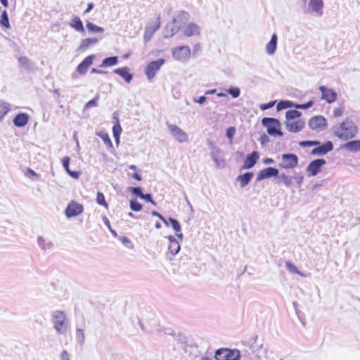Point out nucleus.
I'll return each instance as SVG.
<instances>
[{
	"label": "nucleus",
	"mask_w": 360,
	"mask_h": 360,
	"mask_svg": "<svg viewBox=\"0 0 360 360\" xmlns=\"http://www.w3.org/2000/svg\"><path fill=\"white\" fill-rule=\"evenodd\" d=\"M301 115L302 113L297 110H289L285 112V124L290 132L297 133L304 129L305 121Z\"/></svg>",
	"instance_id": "f257e3e1"
},
{
	"label": "nucleus",
	"mask_w": 360,
	"mask_h": 360,
	"mask_svg": "<svg viewBox=\"0 0 360 360\" xmlns=\"http://www.w3.org/2000/svg\"><path fill=\"white\" fill-rule=\"evenodd\" d=\"M262 124L266 127L267 133L272 136H283L281 131V124L280 122L273 117H264L262 120Z\"/></svg>",
	"instance_id": "f03ea898"
},
{
	"label": "nucleus",
	"mask_w": 360,
	"mask_h": 360,
	"mask_svg": "<svg viewBox=\"0 0 360 360\" xmlns=\"http://www.w3.org/2000/svg\"><path fill=\"white\" fill-rule=\"evenodd\" d=\"M335 134L339 139L347 140L355 136L356 129L352 124L343 122L336 129Z\"/></svg>",
	"instance_id": "7ed1b4c3"
},
{
	"label": "nucleus",
	"mask_w": 360,
	"mask_h": 360,
	"mask_svg": "<svg viewBox=\"0 0 360 360\" xmlns=\"http://www.w3.org/2000/svg\"><path fill=\"white\" fill-rule=\"evenodd\" d=\"M216 360H240L239 352L226 348L219 349L215 352Z\"/></svg>",
	"instance_id": "20e7f679"
},
{
	"label": "nucleus",
	"mask_w": 360,
	"mask_h": 360,
	"mask_svg": "<svg viewBox=\"0 0 360 360\" xmlns=\"http://www.w3.org/2000/svg\"><path fill=\"white\" fill-rule=\"evenodd\" d=\"M165 63V59L160 58L148 63L144 70L148 79L150 80L153 79L155 77L156 72L160 69L161 66Z\"/></svg>",
	"instance_id": "39448f33"
},
{
	"label": "nucleus",
	"mask_w": 360,
	"mask_h": 360,
	"mask_svg": "<svg viewBox=\"0 0 360 360\" xmlns=\"http://www.w3.org/2000/svg\"><path fill=\"white\" fill-rule=\"evenodd\" d=\"M309 128L317 131H322L327 127V121L321 115L314 116L308 122Z\"/></svg>",
	"instance_id": "423d86ee"
},
{
	"label": "nucleus",
	"mask_w": 360,
	"mask_h": 360,
	"mask_svg": "<svg viewBox=\"0 0 360 360\" xmlns=\"http://www.w3.org/2000/svg\"><path fill=\"white\" fill-rule=\"evenodd\" d=\"M65 315L61 311H57L53 315V324L54 328L59 333H64L66 330V326L65 324Z\"/></svg>",
	"instance_id": "0eeeda50"
},
{
	"label": "nucleus",
	"mask_w": 360,
	"mask_h": 360,
	"mask_svg": "<svg viewBox=\"0 0 360 360\" xmlns=\"http://www.w3.org/2000/svg\"><path fill=\"white\" fill-rule=\"evenodd\" d=\"M84 207L82 204H79L75 200H72L68 203L65 213L67 217L70 218L80 214L82 213Z\"/></svg>",
	"instance_id": "6e6552de"
},
{
	"label": "nucleus",
	"mask_w": 360,
	"mask_h": 360,
	"mask_svg": "<svg viewBox=\"0 0 360 360\" xmlns=\"http://www.w3.org/2000/svg\"><path fill=\"white\" fill-rule=\"evenodd\" d=\"M167 127L174 137L180 143L186 142L188 139L187 134L180 127L175 124H167Z\"/></svg>",
	"instance_id": "1a4fd4ad"
},
{
	"label": "nucleus",
	"mask_w": 360,
	"mask_h": 360,
	"mask_svg": "<svg viewBox=\"0 0 360 360\" xmlns=\"http://www.w3.org/2000/svg\"><path fill=\"white\" fill-rule=\"evenodd\" d=\"M172 55L178 60H186L191 56V49L188 46H181L173 49Z\"/></svg>",
	"instance_id": "9d476101"
},
{
	"label": "nucleus",
	"mask_w": 360,
	"mask_h": 360,
	"mask_svg": "<svg viewBox=\"0 0 360 360\" xmlns=\"http://www.w3.org/2000/svg\"><path fill=\"white\" fill-rule=\"evenodd\" d=\"M160 18L158 16L154 22H150L146 27L144 32V39L148 41L153 34L160 27Z\"/></svg>",
	"instance_id": "9b49d317"
},
{
	"label": "nucleus",
	"mask_w": 360,
	"mask_h": 360,
	"mask_svg": "<svg viewBox=\"0 0 360 360\" xmlns=\"http://www.w3.org/2000/svg\"><path fill=\"white\" fill-rule=\"evenodd\" d=\"M283 163L281 167L284 169H292L297 167L298 158L294 154H284L282 156Z\"/></svg>",
	"instance_id": "f8f14e48"
},
{
	"label": "nucleus",
	"mask_w": 360,
	"mask_h": 360,
	"mask_svg": "<svg viewBox=\"0 0 360 360\" xmlns=\"http://www.w3.org/2000/svg\"><path fill=\"white\" fill-rule=\"evenodd\" d=\"M326 164L323 159H316L309 163L307 171L310 176L316 175L321 169V167Z\"/></svg>",
	"instance_id": "ddd939ff"
},
{
	"label": "nucleus",
	"mask_w": 360,
	"mask_h": 360,
	"mask_svg": "<svg viewBox=\"0 0 360 360\" xmlns=\"http://www.w3.org/2000/svg\"><path fill=\"white\" fill-rule=\"evenodd\" d=\"M319 90L322 94L321 98L325 100L328 103H331L336 101L338 96L336 92L333 89L321 86L319 87Z\"/></svg>",
	"instance_id": "4468645a"
},
{
	"label": "nucleus",
	"mask_w": 360,
	"mask_h": 360,
	"mask_svg": "<svg viewBox=\"0 0 360 360\" xmlns=\"http://www.w3.org/2000/svg\"><path fill=\"white\" fill-rule=\"evenodd\" d=\"M94 59V55L86 57L77 67V71L81 75H84L88 68L93 64Z\"/></svg>",
	"instance_id": "2eb2a0df"
},
{
	"label": "nucleus",
	"mask_w": 360,
	"mask_h": 360,
	"mask_svg": "<svg viewBox=\"0 0 360 360\" xmlns=\"http://www.w3.org/2000/svg\"><path fill=\"white\" fill-rule=\"evenodd\" d=\"M278 174V170L274 167H267L262 169L257 177V181H261L264 179H268L271 176H277Z\"/></svg>",
	"instance_id": "dca6fc26"
},
{
	"label": "nucleus",
	"mask_w": 360,
	"mask_h": 360,
	"mask_svg": "<svg viewBox=\"0 0 360 360\" xmlns=\"http://www.w3.org/2000/svg\"><path fill=\"white\" fill-rule=\"evenodd\" d=\"M259 158V155L257 151H253L251 154L247 155L244 160L243 169L252 168L257 162Z\"/></svg>",
	"instance_id": "f3484780"
},
{
	"label": "nucleus",
	"mask_w": 360,
	"mask_h": 360,
	"mask_svg": "<svg viewBox=\"0 0 360 360\" xmlns=\"http://www.w3.org/2000/svg\"><path fill=\"white\" fill-rule=\"evenodd\" d=\"M115 74L120 76L127 83H129L133 79V74L130 72V70L128 67H122L114 70Z\"/></svg>",
	"instance_id": "a211bd4d"
},
{
	"label": "nucleus",
	"mask_w": 360,
	"mask_h": 360,
	"mask_svg": "<svg viewBox=\"0 0 360 360\" xmlns=\"http://www.w3.org/2000/svg\"><path fill=\"white\" fill-rule=\"evenodd\" d=\"M183 33L187 37L199 35L200 27L196 24L190 22L184 27Z\"/></svg>",
	"instance_id": "6ab92c4d"
},
{
	"label": "nucleus",
	"mask_w": 360,
	"mask_h": 360,
	"mask_svg": "<svg viewBox=\"0 0 360 360\" xmlns=\"http://www.w3.org/2000/svg\"><path fill=\"white\" fill-rule=\"evenodd\" d=\"M333 146L331 141H328L321 146L314 148L311 151L313 155H325L333 150Z\"/></svg>",
	"instance_id": "aec40b11"
},
{
	"label": "nucleus",
	"mask_w": 360,
	"mask_h": 360,
	"mask_svg": "<svg viewBox=\"0 0 360 360\" xmlns=\"http://www.w3.org/2000/svg\"><path fill=\"white\" fill-rule=\"evenodd\" d=\"M29 121V116L25 113H19L13 119V124L18 127H24Z\"/></svg>",
	"instance_id": "412c9836"
},
{
	"label": "nucleus",
	"mask_w": 360,
	"mask_h": 360,
	"mask_svg": "<svg viewBox=\"0 0 360 360\" xmlns=\"http://www.w3.org/2000/svg\"><path fill=\"white\" fill-rule=\"evenodd\" d=\"M169 244L168 250L172 255L177 254L180 250V245L179 242L172 236L169 237Z\"/></svg>",
	"instance_id": "4be33fe9"
},
{
	"label": "nucleus",
	"mask_w": 360,
	"mask_h": 360,
	"mask_svg": "<svg viewBox=\"0 0 360 360\" xmlns=\"http://www.w3.org/2000/svg\"><path fill=\"white\" fill-rule=\"evenodd\" d=\"M343 148L347 150L349 152H357L360 150V140L352 141L346 143L343 146Z\"/></svg>",
	"instance_id": "5701e85b"
},
{
	"label": "nucleus",
	"mask_w": 360,
	"mask_h": 360,
	"mask_svg": "<svg viewBox=\"0 0 360 360\" xmlns=\"http://www.w3.org/2000/svg\"><path fill=\"white\" fill-rule=\"evenodd\" d=\"M276 44H277V35L276 34H274L271 36L270 41L266 46V51L269 55H272L275 53L276 50Z\"/></svg>",
	"instance_id": "b1692460"
},
{
	"label": "nucleus",
	"mask_w": 360,
	"mask_h": 360,
	"mask_svg": "<svg viewBox=\"0 0 360 360\" xmlns=\"http://www.w3.org/2000/svg\"><path fill=\"white\" fill-rule=\"evenodd\" d=\"M62 163L63 165L66 170V172L74 179H78L79 176V172L76 171H71L69 169V164H70V158L69 157H63L62 159Z\"/></svg>",
	"instance_id": "393cba45"
},
{
	"label": "nucleus",
	"mask_w": 360,
	"mask_h": 360,
	"mask_svg": "<svg viewBox=\"0 0 360 360\" xmlns=\"http://www.w3.org/2000/svg\"><path fill=\"white\" fill-rule=\"evenodd\" d=\"M70 26L74 28L75 30L79 32H84V28L83 26L82 21L81 19L75 16L70 23Z\"/></svg>",
	"instance_id": "a878e982"
},
{
	"label": "nucleus",
	"mask_w": 360,
	"mask_h": 360,
	"mask_svg": "<svg viewBox=\"0 0 360 360\" xmlns=\"http://www.w3.org/2000/svg\"><path fill=\"white\" fill-rule=\"evenodd\" d=\"M309 6L314 11L319 14L322 13V8L323 6V2L322 0H309Z\"/></svg>",
	"instance_id": "bb28decb"
},
{
	"label": "nucleus",
	"mask_w": 360,
	"mask_h": 360,
	"mask_svg": "<svg viewBox=\"0 0 360 360\" xmlns=\"http://www.w3.org/2000/svg\"><path fill=\"white\" fill-rule=\"evenodd\" d=\"M253 176L252 172H246L243 175H240L238 176V180L240 182V186L244 187L250 181L252 177Z\"/></svg>",
	"instance_id": "cd10ccee"
},
{
	"label": "nucleus",
	"mask_w": 360,
	"mask_h": 360,
	"mask_svg": "<svg viewBox=\"0 0 360 360\" xmlns=\"http://www.w3.org/2000/svg\"><path fill=\"white\" fill-rule=\"evenodd\" d=\"M118 63V58L117 56H112L105 58L101 65V67H112Z\"/></svg>",
	"instance_id": "c85d7f7f"
},
{
	"label": "nucleus",
	"mask_w": 360,
	"mask_h": 360,
	"mask_svg": "<svg viewBox=\"0 0 360 360\" xmlns=\"http://www.w3.org/2000/svg\"><path fill=\"white\" fill-rule=\"evenodd\" d=\"M0 25L1 26L6 29L11 28V25L8 20V16L6 11H4L1 15Z\"/></svg>",
	"instance_id": "c756f323"
},
{
	"label": "nucleus",
	"mask_w": 360,
	"mask_h": 360,
	"mask_svg": "<svg viewBox=\"0 0 360 360\" xmlns=\"http://www.w3.org/2000/svg\"><path fill=\"white\" fill-rule=\"evenodd\" d=\"M10 105L6 102L0 103V120L9 112Z\"/></svg>",
	"instance_id": "7c9ffc66"
},
{
	"label": "nucleus",
	"mask_w": 360,
	"mask_h": 360,
	"mask_svg": "<svg viewBox=\"0 0 360 360\" xmlns=\"http://www.w3.org/2000/svg\"><path fill=\"white\" fill-rule=\"evenodd\" d=\"M98 42V39L96 38H89V39H85L82 41L80 49H86L88 48L90 45L96 44Z\"/></svg>",
	"instance_id": "2f4dec72"
},
{
	"label": "nucleus",
	"mask_w": 360,
	"mask_h": 360,
	"mask_svg": "<svg viewBox=\"0 0 360 360\" xmlns=\"http://www.w3.org/2000/svg\"><path fill=\"white\" fill-rule=\"evenodd\" d=\"M113 136L115 139L117 143H118L120 139V136L122 132V127L119 124L118 120H117V123L112 127Z\"/></svg>",
	"instance_id": "473e14b6"
},
{
	"label": "nucleus",
	"mask_w": 360,
	"mask_h": 360,
	"mask_svg": "<svg viewBox=\"0 0 360 360\" xmlns=\"http://www.w3.org/2000/svg\"><path fill=\"white\" fill-rule=\"evenodd\" d=\"M96 202L98 205L103 206L105 209H108V205L105 201V196L103 193L98 192L96 194Z\"/></svg>",
	"instance_id": "72a5a7b5"
},
{
	"label": "nucleus",
	"mask_w": 360,
	"mask_h": 360,
	"mask_svg": "<svg viewBox=\"0 0 360 360\" xmlns=\"http://www.w3.org/2000/svg\"><path fill=\"white\" fill-rule=\"evenodd\" d=\"M292 106L293 104L292 102L289 101H281L278 103L276 108L278 110H281L283 109H286Z\"/></svg>",
	"instance_id": "f704fd0d"
},
{
	"label": "nucleus",
	"mask_w": 360,
	"mask_h": 360,
	"mask_svg": "<svg viewBox=\"0 0 360 360\" xmlns=\"http://www.w3.org/2000/svg\"><path fill=\"white\" fill-rule=\"evenodd\" d=\"M169 221H170V223L172 226V228L176 233V235L179 237H182V234H178V233L181 231V226H180L179 223L178 222V221L173 218H169Z\"/></svg>",
	"instance_id": "c9c22d12"
},
{
	"label": "nucleus",
	"mask_w": 360,
	"mask_h": 360,
	"mask_svg": "<svg viewBox=\"0 0 360 360\" xmlns=\"http://www.w3.org/2000/svg\"><path fill=\"white\" fill-rule=\"evenodd\" d=\"M86 27H87L88 30L90 32H102L103 31V29L102 27H98L90 22H88L86 23Z\"/></svg>",
	"instance_id": "e433bc0d"
},
{
	"label": "nucleus",
	"mask_w": 360,
	"mask_h": 360,
	"mask_svg": "<svg viewBox=\"0 0 360 360\" xmlns=\"http://www.w3.org/2000/svg\"><path fill=\"white\" fill-rule=\"evenodd\" d=\"M130 208L134 212H139L142 210V205L136 200H131Z\"/></svg>",
	"instance_id": "4c0bfd02"
},
{
	"label": "nucleus",
	"mask_w": 360,
	"mask_h": 360,
	"mask_svg": "<svg viewBox=\"0 0 360 360\" xmlns=\"http://www.w3.org/2000/svg\"><path fill=\"white\" fill-rule=\"evenodd\" d=\"M319 144L320 142L316 141H304L299 143V145L302 147H311L314 146H319Z\"/></svg>",
	"instance_id": "58836bf2"
},
{
	"label": "nucleus",
	"mask_w": 360,
	"mask_h": 360,
	"mask_svg": "<svg viewBox=\"0 0 360 360\" xmlns=\"http://www.w3.org/2000/svg\"><path fill=\"white\" fill-rule=\"evenodd\" d=\"M101 138L102 139V140L103 141V142L105 143V144L108 147V148H112V141L109 137V136L108 135V134H102L100 135Z\"/></svg>",
	"instance_id": "ea45409f"
},
{
	"label": "nucleus",
	"mask_w": 360,
	"mask_h": 360,
	"mask_svg": "<svg viewBox=\"0 0 360 360\" xmlns=\"http://www.w3.org/2000/svg\"><path fill=\"white\" fill-rule=\"evenodd\" d=\"M279 177L286 186H290L292 184V178L290 176L282 174Z\"/></svg>",
	"instance_id": "a19ab883"
},
{
	"label": "nucleus",
	"mask_w": 360,
	"mask_h": 360,
	"mask_svg": "<svg viewBox=\"0 0 360 360\" xmlns=\"http://www.w3.org/2000/svg\"><path fill=\"white\" fill-rule=\"evenodd\" d=\"M235 133L236 128L234 127H230L226 129V136L231 141H232Z\"/></svg>",
	"instance_id": "79ce46f5"
},
{
	"label": "nucleus",
	"mask_w": 360,
	"mask_h": 360,
	"mask_svg": "<svg viewBox=\"0 0 360 360\" xmlns=\"http://www.w3.org/2000/svg\"><path fill=\"white\" fill-rule=\"evenodd\" d=\"M285 266L290 271L297 274H300V272L297 270V269L296 268V266L293 264H292L290 262H287L285 263Z\"/></svg>",
	"instance_id": "37998d69"
},
{
	"label": "nucleus",
	"mask_w": 360,
	"mask_h": 360,
	"mask_svg": "<svg viewBox=\"0 0 360 360\" xmlns=\"http://www.w3.org/2000/svg\"><path fill=\"white\" fill-rule=\"evenodd\" d=\"M228 91L233 98H237L240 95V89L237 87L230 88Z\"/></svg>",
	"instance_id": "c03bdc74"
},
{
	"label": "nucleus",
	"mask_w": 360,
	"mask_h": 360,
	"mask_svg": "<svg viewBox=\"0 0 360 360\" xmlns=\"http://www.w3.org/2000/svg\"><path fill=\"white\" fill-rule=\"evenodd\" d=\"M276 103V101H270L267 103H263V104L260 105L259 108L262 110H266L267 109L272 108L275 105Z\"/></svg>",
	"instance_id": "a18cd8bd"
},
{
	"label": "nucleus",
	"mask_w": 360,
	"mask_h": 360,
	"mask_svg": "<svg viewBox=\"0 0 360 360\" xmlns=\"http://www.w3.org/2000/svg\"><path fill=\"white\" fill-rule=\"evenodd\" d=\"M313 104H314V102L312 101H309L304 104L295 105V107L296 108H299V109H307V108L311 107L313 105Z\"/></svg>",
	"instance_id": "49530a36"
},
{
	"label": "nucleus",
	"mask_w": 360,
	"mask_h": 360,
	"mask_svg": "<svg viewBox=\"0 0 360 360\" xmlns=\"http://www.w3.org/2000/svg\"><path fill=\"white\" fill-rule=\"evenodd\" d=\"M77 338L79 342H83L84 340V334L82 329H77L76 333Z\"/></svg>",
	"instance_id": "de8ad7c7"
},
{
	"label": "nucleus",
	"mask_w": 360,
	"mask_h": 360,
	"mask_svg": "<svg viewBox=\"0 0 360 360\" xmlns=\"http://www.w3.org/2000/svg\"><path fill=\"white\" fill-rule=\"evenodd\" d=\"M141 198L144 199V200H147L148 202H150V203H152L154 205H156L155 202L153 200L151 195L149 193L141 194Z\"/></svg>",
	"instance_id": "09e8293b"
},
{
	"label": "nucleus",
	"mask_w": 360,
	"mask_h": 360,
	"mask_svg": "<svg viewBox=\"0 0 360 360\" xmlns=\"http://www.w3.org/2000/svg\"><path fill=\"white\" fill-rule=\"evenodd\" d=\"M344 114V108H336L333 110L334 117H341Z\"/></svg>",
	"instance_id": "8fccbe9b"
},
{
	"label": "nucleus",
	"mask_w": 360,
	"mask_h": 360,
	"mask_svg": "<svg viewBox=\"0 0 360 360\" xmlns=\"http://www.w3.org/2000/svg\"><path fill=\"white\" fill-rule=\"evenodd\" d=\"M130 190L132 192V193L138 195L140 198H141V194H143V193L141 191V188L140 187H132V188H131Z\"/></svg>",
	"instance_id": "3c124183"
},
{
	"label": "nucleus",
	"mask_w": 360,
	"mask_h": 360,
	"mask_svg": "<svg viewBox=\"0 0 360 360\" xmlns=\"http://www.w3.org/2000/svg\"><path fill=\"white\" fill-rule=\"evenodd\" d=\"M97 98H94L87 102L85 105V108H89L97 105Z\"/></svg>",
	"instance_id": "603ef678"
},
{
	"label": "nucleus",
	"mask_w": 360,
	"mask_h": 360,
	"mask_svg": "<svg viewBox=\"0 0 360 360\" xmlns=\"http://www.w3.org/2000/svg\"><path fill=\"white\" fill-rule=\"evenodd\" d=\"M152 215L159 217L165 224L168 226V221L166 220L160 213L156 211H152Z\"/></svg>",
	"instance_id": "864d4df0"
},
{
	"label": "nucleus",
	"mask_w": 360,
	"mask_h": 360,
	"mask_svg": "<svg viewBox=\"0 0 360 360\" xmlns=\"http://www.w3.org/2000/svg\"><path fill=\"white\" fill-rule=\"evenodd\" d=\"M91 73H96V74H106V71H103L102 70H98L96 68H93L91 71Z\"/></svg>",
	"instance_id": "5fc2aeb1"
},
{
	"label": "nucleus",
	"mask_w": 360,
	"mask_h": 360,
	"mask_svg": "<svg viewBox=\"0 0 360 360\" xmlns=\"http://www.w3.org/2000/svg\"><path fill=\"white\" fill-rule=\"evenodd\" d=\"M61 360H70L69 354L66 351H63L61 354Z\"/></svg>",
	"instance_id": "6e6d98bb"
},
{
	"label": "nucleus",
	"mask_w": 360,
	"mask_h": 360,
	"mask_svg": "<svg viewBox=\"0 0 360 360\" xmlns=\"http://www.w3.org/2000/svg\"><path fill=\"white\" fill-rule=\"evenodd\" d=\"M205 101H206V97L202 96L199 97V98L198 100H195V102L198 103L200 104H202L205 102Z\"/></svg>",
	"instance_id": "4d7b16f0"
},
{
	"label": "nucleus",
	"mask_w": 360,
	"mask_h": 360,
	"mask_svg": "<svg viewBox=\"0 0 360 360\" xmlns=\"http://www.w3.org/2000/svg\"><path fill=\"white\" fill-rule=\"evenodd\" d=\"M120 240L124 244H127V243H130V240L127 237H126V236L121 237L120 238Z\"/></svg>",
	"instance_id": "13d9d810"
},
{
	"label": "nucleus",
	"mask_w": 360,
	"mask_h": 360,
	"mask_svg": "<svg viewBox=\"0 0 360 360\" xmlns=\"http://www.w3.org/2000/svg\"><path fill=\"white\" fill-rule=\"evenodd\" d=\"M132 176L134 179H136L137 181H141V179H142L141 175L137 172L134 173Z\"/></svg>",
	"instance_id": "bf43d9fd"
},
{
	"label": "nucleus",
	"mask_w": 360,
	"mask_h": 360,
	"mask_svg": "<svg viewBox=\"0 0 360 360\" xmlns=\"http://www.w3.org/2000/svg\"><path fill=\"white\" fill-rule=\"evenodd\" d=\"M93 7H94L93 3H89L87 6L86 9L84 11V13H87L90 12V11L93 8Z\"/></svg>",
	"instance_id": "052dcab7"
},
{
	"label": "nucleus",
	"mask_w": 360,
	"mask_h": 360,
	"mask_svg": "<svg viewBox=\"0 0 360 360\" xmlns=\"http://www.w3.org/2000/svg\"><path fill=\"white\" fill-rule=\"evenodd\" d=\"M0 1L5 8H7L8 6V0H0Z\"/></svg>",
	"instance_id": "680f3d73"
},
{
	"label": "nucleus",
	"mask_w": 360,
	"mask_h": 360,
	"mask_svg": "<svg viewBox=\"0 0 360 360\" xmlns=\"http://www.w3.org/2000/svg\"><path fill=\"white\" fill-rule=\"evenodd\" d=\"M264 162L266 164H271L274 162V160L271 158H266Z\"/></svg>",
	"instance_id": "e2e57ef3"
},
{
	"label": "nucleus",
	"mask_w": 360,
	"mask_h": 360,
	"mask_svg": "<svg viewBox=\"0 0 360 360\" xmlns=\"http://www.w3.org/2000/svg\"><path fill=\"white\" fill-rule=\"evenodd\" d=\"M19 60L21 63H26L27 62H28V59L26 57L20 58Z\"/></svg>",
	"instance_id": "0e129e2a"
},
{
	"label": "nucleus",
	"mask_w": 360,
	"mask_h": 360,
	"mask_svg": "<svg viewBox=\"0 0 360 360\" xmlns=\"http://www.w3.org/2000/svg\"><path fill=\"white\" fill-rule=\"evenodd\" d=\"M105 223L108 226V227L110 229V221H109V220L107 218L105 219Z\"/></svg>",
	"instance_id": "69168bd1"
},
{
	"label": "nucleus",
	"mask_w": 360,
	"mask_h": 360,
	"mask_svg": "<svg viewBox=\"0 0 360 360\" xmlns=\"http://www.w3.org/2000/svg\"><path fill=\"white\" fill-rule=\"evenodd\" d=\"M129 168L130 169H132V170H136V165H131L129 167Z\"/></svg>",
	"instance_id": "338daca9"
},
{
	"label": "nucleus",
	"mask_w": 360,
	"mask_h": 360,
	"mask_svg": "<svg viewBox=\"0 0 360 360\" xmlns=\"http://www.w3.org/2000/svg\"><path fill=\"white\" fill-rule=\"evenodd\" d=\"M155 226V228H157V229L161 228V224L160 222H156Z\"/></svg>",
	"instance_id": "774afa93"
}]
</instances>
